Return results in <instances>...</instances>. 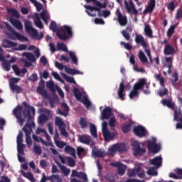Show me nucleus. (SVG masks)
<instances>
[{
	"mask_svg": "<svg viewBox=\"0 0 182 182\" xmlns=\"http://www.w3.org/2000/svg\"><path fill=\"white\" fill-rule=\"evenodd\" d=\"M25 109L23 110V117H27V123L23 127V132L26 135V142L27 146H32V138H31V133H33V129H35L36 124L33 120V116H35L36 110L35 107L28 105L26 102H22Z\"/></svg>",
	"mask_w": 182,
	"mask_h": 182,
	"instance_id": "obj_1",
	"label": "nucleus"
},
{
	"mask_svg": "<svg viewBox=\"0 0 182 182\" xmlns=\"http://www.w3.org/2000/svg\"><path fill=\"white\" fill-rule=\"evenodd\" d=\"M87 4H90V2H92L93 6H92L90 5H85L84 7L85 9H88L89 11H91V12H93V11H96L98 12V16H102V11L101 9H105L107 6V2L105 1L103 4H101L100 1L97 0H85Z\"/></svg>",
	"mask_w": 182,
	"mask_h": 182,
	"instance_id": "obj_2",
	"label": "nucleus"
},
{
	"mask_svg": "<svg viewBox=\"0 0 182 182\" xmlns=\"http://www.w3.org/2000/svg\"><path fill=\"white\" fill-rule=\"evenodd\" d=\"M25 29L26 32L28 33L33 39H36L37 41H41L42 38H43V33L41 32L39 34L38 33V31L32 27V22L27 21L25 23Z\"/></svg>",
	"mask_w": 182,
	"mask_h": 182,
	"instance_id": "obj_3",
	"label": "nucleus"
},
{
	"mask_svg": "<svg viewBox=\"0 0 182 182\" xmlns=\"http://www.w3.org/2000/svg\"><path fill=\"white\" fill-rule=\"evenodd\" d=\"M60 32L56 33V36L60 41H67V39H70L72 36H73V32L72 31V28L69 26H63L60 28Z\"/></svg>",
	"mask_w": 182,
	"mask_h": 182,
	"instance_id": "obj_4",
	"label": "nucleus"
},
{
	"mask_svg": "<svg viewBox=\"0 0 182 182\" xmlns=\"http://www.w3.org/2000/svg\"><path fill=\"white\" fill-rule=\"evenodd\" d=\"M5 26L10 32H11V38L12 39L19 41L20 42H28V41H29L28 37L16 32V31H15L7 22L5 23Z\"/></svg>",
	"mask_w": 182,
	"mask_h": 182,
	"instance_id": "obj_5",
	"label": "nucleus"
},
{
	"mask_svg": "<svg viewBox=\"0 0 182 182\" xmlns=\"http://www.w3.org/2000/svg\"><path fill=\"white\" fill-rule=\"evenodd\" d=\"M157 139L155 137H152V140H147V147L149 153L156 154L160 150H161V145L156 143Z\"/></svg>",
	"mask_w": 182,
	"mask_h": 182,
	"instance_id": "obj_6",
	"label": "nucleus"
},
{
	"mask_svg": "<svg viewBox=\"0 0 182 182\" xmlns=\"http://www.w3.org/2000/svg\"><path fill=\"white\" fill-rule=\"evenodd\" d=\"M55 68H58L60 70H65L66 73H68V75H72L73 76L75 75H83L82 72H80L79 70H76L75 68H70L68 67V65H63L62 63L55 61Z\"/></svg>",
	"mask_w": 182,
	"mask_h": 182,
	"instance_id": "obj_7",
	"label": "nucleus"
},
{
	"mask_svg": "<svg viewBox=\"0 0 182 182\" xmlns=\"http://www.w3.org/2000/svg\"><path fill=\"white\" fill-rule=\"evenodd\" d=\"M55 126H58L59 130H60V134L63 136V137H69V134L68 133V131H66V124H65L62 118L56 117L55 119Z\"/></svg>",
	"mask_w": 182,
	"mask_h": 182,
	"instance_id": "obj_8",
	"label": "nucleus"
},
{
	"mask_svg": "<svg viewBox=\"0 0 182 182\" xmlns=\"http://www.w3.org/2000/svg\"><path fill=\"white\" fill-rule=\"evenodd\" d=\"M115 15L117 17L116 21L119 23L120 26H126L127 25V16L122 14L120 9H117Z\"/></svg>",
	"mask_w": 182,
	"mask_h": 182,
	"instance_id": "obj_9",
	"label": "nucleus"
},
{
	"mask_svg": "<svg viewBox=\"0 0 182 182\" xmlns=\"http://www.w3.org/2000/svg\"><path fill=\"white\" fill-rule=\"evenodd\" d=\"M109 154H113L117 151L123 153L126 151V145L124 144H114L109 148Z\"/></svg>",
	"mask_w": 182,
	"mask_h": 182,
	"instance_id": "obj_10",
	"label": "nucleus"
},
{
	"mask_svg": "<svg viewBox=\"0 0 182 182\" xmlns=\"http://www.w3.org/2000/svg\"><path fill=\"white\" fill-rule=\"evenodd\" d=\"M37 93H39L41 96H43V97H45L46 99H48L49 97V94H48V91L45 90V80H41V81L38 83V86L36 89Z\"/></svg>",
	"mask_w": 182,
	"mask_h": 182,
	"instance_id": "obj_11",
	"label": "nucleus"
},
{
	"mask_svg": "<svg viewBox=\"0 0 182 182\" xmlns=\"http://www.w3.org/2000/svg\"><path fill=\"white\" fill-rule=\"evenodd\" d=\"M132 147L134 150V156H135V157H137V156H143V154L146 153V149L141 148L140 144L137 141H134L132 144Z\"/></svg>",
	"mask_w": 182,
	"mask_h": 182,
	"instance_id": "obj_12",
	"label": "nucleus"
},
{
	"mask_svg": "<svg viewBox=\"0 0 182 182\" xmlns=\"http://www.w3.org/2000/svg\"><path fill=\"white\" fill-rule=\"evenodd\" d=\"M110 166H112L113 167H117V173L119 176H124V173H126V170L127 168V166L120 162H114L111 163Z\"/></svg>",
	"mask_w": 182,
	"mask_h": 182,
	"instance_id": "obj_13",
	"label": "nucleus"
},
{
	"mask_svg": "<svg viewBox=\"0 0 182 182\" xmlns=\"http://www.w3.org/2000/svg\"><path fill=\"white\" fill-rule=\"evenodd\" d=\"M113 110L109 107H105L101 112V120H107L112 117Z\"/></svg>",
	"mask_w": 182,
	"mask_h": 182,
	"instance_id": "obj_14",
	"label": "nucleus"
},
{
	"mask_svg": "<svg viewBox=\"0 0 182 182\" xmlns=\"http://www.w3.org/2000/svg\"><path fill=\"white\" fill-rule=\"evenodd\" d=\"M134 133L137 137H144L146 136V129L140 125L134 127Z\"/></svg>",
	"mask_w": 182,
	"mask_h": 182,
	"instance_id": "obj_15",
	"label": "nucleus"
},
{
	"mask_svg": "<svg viewBox=\"0 0 182 182\" xmlns=\"http://www.w3.org/2000/svg\"><path fill=\"white\" fill-rule=\"evenodd\" d=\"M154 8H156V0H149V2L146 9L144 10L143 14L144 15H147V14H151V12L154 11Z\"/></svg>",
	"mask_w": 182,
	"mask_h": 182,
	"instance_id": "obj_16",
	"label": "nucleus"
},
{
	"mask_svg": "<svg viewBox=\"0 0 182 182\" xmlns=\"http://www.w3.org/2000/svg\"><path fill=\"white\" fill-rule=\"evenodd\" d=\"M146 85V79L141 78L134 85L133 89L139 92V90H144V85Z\"/></svg>",
	"mask_w": 182,
	"mask_h": 182,
	"instance_id": "obj_17",
	"label": "nucleus"
},
{
	"mask_svg": "<svg viewBox=\"0 0 182 182\" xmlns=\"http://www.w3.org/2000/svg\"><path fill=\"white\" fill-rule=\"evenodd\" d=\"M102 136L104 137L105 141H112V140H114V137H116V134L113 132L107 131L102 133Z\"/></svg>",
	"mask_w": 182,
	"mask_h": 182,
	"instance_id": "obj_18",
	"label": "nucleus"
},
{
	"mask_svg": "<svg viewBox=\"0 0 182 182\" xmlns=\"http://www.w3.org/2000/svg\"><path fill=\"white\" fill-rule=\"evenodd\" d=\"M164 53L166 55V56H169L170 55L173 56V55L176 53V49L174 47H173V46L166 44L164 48Z\"/></svg>",
	"mask_w": 182,
	"mask_h": 182,
	"instance_id": "obj_19",
	"label": "nucleus"
},
{
	"mask_svg": "<svg viewBox=\"0 0 182 182\" xmlns=\"http://www.w3.org/2000/svg\"><path fill=\"white\" fill-rule=\"evenodd\" d=\"M165 63L164 65V68H168L167 73L168 75L171 74V68H173V57H166L165 58Z\"/></svg>",
	"mask_w": 182,
	"mask_h": 182,
	"instance_id": "obj_20",
	"label": "nucleus"
},
{
	"mask_svg": "<svg viewBox=\"0 0 182 182\" xmlns=\"http://www.w3.org/2000/svg\"><path fill=\"white\" fill-rule=\"evenodd\" d=\"M161 104L164 106H166L168 109H171V110H173L176 106V102H173V100L171 99H163L161 100Z\"/></svg>",
	"mask_w": 182,
	"mask_h": 182,
	"instance_id": "obj_21",
	"label": "nucleus"
},
{
	"mask_svg": "<svg viewBox=\"0 0 182 182\" xmlns=\"http://www.w3.org/2000/svg\"><path fill=\"white\" fill-rule=\"evenodd\" d=\"M9 21L10 23L14 25V26L16 27L18 31H22V29H23V26L22 25V22H21V21L16 20L14 18H10Z\"/></svg>",
	"mask_w": 182,
	"mask_h": 182,
	"instance_id": "obj_22",
	"label": "nucleus"
},
{
	"mask_svg": "<svg viewBox=\"0 0 182 182\" xmlns=\"http://www.w3.org/2000/svg\"><path fill=\"white\" fill-rule=\"evenodd\" d=\"M172 110H173V119L174 120H179L180 119H182V112H181V107H178L176 105Z\"/></svg>",
	"mask_w": 182,
	"mask_h": 182,
	"instance_id": "obj_23",
	"label": "nucleus"
},
{
	"mask_svg": "<svg viewBox=\"0 0 182 182\" xmlns=\"http://www.w3.org/2000/svg\"><path fill=\"white\" fill-rule=\"evenodd\" d=\"M117 95L120 100H124V96H126V92H124V83L123 82L119 83V87Z\"/></svg>",
	"mask_w": 182,
	"mask_h": 182,
	"instance_id": "obj_24",
	"label": "nucleus"
},
{
	"mask_svg": "<svg viewBox=\"0 0 182 182\" xmlns=\"http://www.w3.org/2000/svg\"><path fill=\"white\" fill-rule=\"evenodd\" d=\"M163 162V159L161 156H156L153 159L150 160V163L152 166H155L156 168H159V167H161V163Z\"/></svg>",
	"mask_w": 182,
	"mask_h": 182,
	"instance_id": "obj_25",
	"label": "nucleus"
},
{
	"mask_svg": "<svg viewBox=\"0 0 182 182\" xmlns=\"http://www.w3.org/2000/svg\"><path fill=\"white\" fill-rule=\"evenodd\" d=\"M92 153L94 157H97V158L105 157V156L107 155L106 152L102 151L101 149H97L96 147L92 148Z\"/></svg>",
	"mask_w": 182,
	"mask_h": 182,
	"instance_id": "obj_26",
	"label": "nucleus"
},
{
	"mask_svg": "<svg viewBox=\"0 0 182 182\" xmlns=\"http://www.w3.org/2000/svg\"><path fill=\"white\" fill-rule=\"evenodd\" d=\"M135 42L137 44L141 43L143 48H147V43H146V41H144V37H143L141 35L136 34Z\"/></svg>",
	"mask_w": 182,
	"mask_h": 182,
	"instance_id": "obj_27",
	"label": "nucleus"
},
{
	"mask_svg": "<svg viewBox=\"0 0 182 182\" xmlns=\"http://www.w3.org/2000/svg\"><path fill=\"white\" fill-rule=\"evenodd\" d=\"M79 141L80 143H82V144H90V142L92 141V137L88 135H80L79 136Z\"/></svg>",
	"mask_w": 182,
	"mask_h": 182,
	"instance_id": "obj_28",
	"label": "nucleus"
},
{
	"mask_svg": "<svg viewBox=\"0 0 182 182\" xmlns=\"http://www.w3.org/2000/svg\"><path fill=\"white\" fill-rule=\"evenodd\" d=\"M127 31H128V32H127ZM132 31H133V28L131 26H127L126 28V30H123L122 31V35L124 38V39H126V41H130L131 36H130V33H129V32H132Z\"/></svg>",
	"mask_w": 182,
	"mask_h": 182,
	"instance_id": "obj_29",
	"label": "nucleus"
},
{
	"mask_svg": "<svg viewBox=\"0 0 182 182\" xmlns=\"http://www.w3.org/2000/svg\"><path fill=\"white\" fill-rule=\"evenodd\" d=\"M2 46L3 48H14L18 46V43L6 39L3 41Z\"/></svg>",
	"mask_w": 182,
	"mask_h": 182,
	"instance_id": "obj_30",
	"label": "nucleus"
},
{
	"mask_svg": "<svg viewBox=\"0 0 182 182\" xmlns=\"http://www.w3.org/2000/svg\"><path fill=\"white\" fill-rule=\"evenodd\" d=\"M64 151H65L68 154H71L73 157H76V150L75 148L68 145L65 146Z\"/></svg>",
	"mask_w": 182,
	"mask_h": 182,
	"instance_id": "obj_31",
	"label": "nucleus"
},
{
	"mask_svg": "<svg viewBox=\"0 0 182 182\" xmlns=\"http://www.w3.org/2000/svg\"><path fill=\"white\" fill-rule=\"evenodd\" d=\"M144 32L148 38H153V31L149 24L145 25Z\"/></svg>",
	"mask_w": 182,
	"mask_h": 182,
	"instance_id": "obj_32",
	"label": "nucleus"
},
{
	"mask_svg": "<svg viewBox=\"0 0 182 182\" xmlns=\"http://www.w3.org/2000/svg\"><path fill=\"white\" fill-rule=\"evenodd\" d=\"M8 14H11L13 18H16L19 19L21 18V14L18 13V10L15 9H7Z\"/></svg>",
	"mask_w": 182,
	"mask_h": 182,
	"instance_id": "obj_33",
	"label": "nucleus"
},
{
	"mask_svg": "<svg viewBox=\"0 0 182 182\" xmlns=\"http://www.w3.org/2000/svg\"><path fill=\"white\" fill-rule=\"evenodd\" d=\"M13 114L15 117H19L22 116V107L18 105L16 108L13 110Z\"/></svg>",
	"mask_w": 182,
	"mask_h": 182,
	"instance_id": "obj_34",
	"label": "nucleus"
},
{
	"mask_svg": "<svg viewBox=\"0 0 182 182\" xmlns=\"http://www.w3.org/2000/svg\"><path fill=\"white\" fill-rule=\"evenodd\" d=\"M90 134L95 139L97 138V129L96 128V125L95 124H90Z\"/></svg>",
	"mask_w": 182,
	"mask_h": 182,
	"instance_id": "obj_35",
	"label": "nucleus"
},
{
	"mask_svg": "<svg viewBox=\"0 0 182 182\" xmlns=\"http://www.w3.org/2000/svg\"><path fill=\"white\" fill-rule=\"evenodd\" d=\"M21 174L23 177L30 180V181L35 182V178L33 177V174H32V173L31 172L26 173L23 171H21Z\"/></svg>",
	"mask_w": 182,
	"mask_h": 182,
	"instance_id": "obj_36",
	"label": "nucleus"
},
{
	"mask_svg": "<svg viewBox=\"0 0 182 182\" xmlns=\"http://www.w3.org/2000/svg\"><path fill=\"white\" fill-rule=\"evenodd\" d=\"M139 58L141 63H149V60L143 51H139Z\"/></svg>",
	"mask_w": 182,
	"mask_h": 182,
	"instance_id": "obj_37",
	"label": "nucleus"
},
{
	"mask_svg": "<svg viewBox=\"0 0 182 182\" xmlns=\"http://www.w3.org/2000/svg\"><path fill=\"white\" fill-rule=\"evenodd\" d=\"M68 53H69L70 59H71L73 65H76L77 66L79 63H77V57H76V54H75V53L72 51L68 52Z\"/></svg>",
	"mask_w": 182,
	"mask_h": 182,
	"instance_id": "obj_38",
	"label": "nucleus"
},
{
	"mask_svg": "<svg viewBox=\"0 0 182 182\" xmlns=\"http://www.w3.org/2000/svg\"><path fill=\"white\" fill-rule=\"evenodd\" d=\"M77 154L80 159H82V156H86V149L82 147L78 146L77 148Z\"/></svg>",
	"mask_w": 182,
	"mask_h": 182,
	"instance_id": "obj_39",
	"label": "nucleus"
},
{
	"mask_svg": "<svg viewBox=\"0 0 182 182\" xmlns=\"http://www.w3.org/2000/svg\"><path fill=\"white\" fill-rule=\"evenodd\" d=\"M23 56H26V59H28V60H30L31 62L36 61V58H35V55L31 53H23Z\"/></svg>",
	"mask_w": 182,
	"mask_h": 182,
	"instance_id": "obj_40",
	"label": "nucleus"
},
{
	"mask_svg": "<svg viewBox=\"0 0 182 182\" xmlns=\"http://www.w3.org/2000/svg\"><path fill=\"white\" fill-rule=\"evenodd\" d=\"M73 94L77 100H80L82 99V92L77 87L73 88Z\"/></svg>",
	"mask_w": 182,
	"mask_h": 182,
	"instance_id": "obj_41",
	"label": "nucleus"
},
{
	"mask_svg": "<svg viewBox=\"0 0 182 182\" xmlns=\"http://www.w3.org/2000/svg\"><path fill=\"white\" fill-rule=\"evenodd\" d=\"M30 2L33 4L38 12H39V11H42V9L43 8V6L42 5V4H41L40 2H38V1L36 0H30Z\"/></svg>",
	"mask_w": 182,
	"mask_h": 182,
	"instance_id": "obj_42",
	"label": "nucleus"
},
{
	"mask_svg": "<svg viewBox=\"0 0 182 182\" xmlns=\"http://www.w3.org/2000/svg\"><path fill=\"white\" fill-rule=\"evenodd\" d=\"M11 90H12V92H15L17 94L18 93H21L22 92H23V90L22 89V87H21L19 85H11L10 86Z\"/></svg>",
	"mask_w": 182,
	"mask_h": 182,
	"instance_id": "obj_43",
	"label": "nucleus"
},
{
	"mask_svg": "<svg viewBox=\"0 0 182 182\" xmlns=\"http://www.w3.org/2000/svg\"><path fill=\"white\" fill-rule=\"evenodd\" d=\"M48 180L50 181H56V182H62V178L59 175H52L48 176Z\"/></svg>",
	"mask_w": 182,
	"mask_h": 182,
	"instance_id": "obj_44",
	"label": "nucleus"
},
{
	"mask_svg": "<svg viewBox=\"0 0 182 182\" xmlns=\"http://www.w3.org/2000/svg\"><path fill=\"white\" fill-rule=\"evenodd\" d=\"M24 149H25V144H21L17 145L18 154H21V156H23V154H25Z\"/></svg>",
	"mask_w": 182,
	"mask_h": 182,
	"instance_id": "obj_45",
	"label": "nucleus"
},
{
	"mask_svg": "<svg viewBox=\"0 0 182 182\" xmlns=\"http://www.w3.org/2000/svg\"><path fill=\"white\" fill-rule=\"evenodd\" d=\"M175 30H176V25H172L169 27L166 33L168 38H171V36H173Z\"/></svg>",
	"mask_w": 182,
	"mask_h": 182,
	"instance_id": "obj_46",
	"label": "nucleus"
},
{
	"mask_svg": "<svg viewBox=\"0 0 182 182\" xmlns=\"http://www.w3.org/2000/svg\"><path fill=\"white\" fill-rule=\"evenodd\" d=\"M81 102L86 106V107H90L92 103L86 96H83L82 99L81 100Z\"/></svg>",
	"mask_w": 182,
	"mask_h": 182,
	"instance_id": "obj_47",
	"label": "nucleus"
},
{
	"mask_svg": "<svg viewBox=\"0 0 182 182\" xmlns=\"http://www.w3.org/2000/svg\"><path fill=\"white\" fill-rule=\"evenodd\" d=\"M156 80H158L162 87H164V77H161V75L157 74L155 75Z\"/></svg>",
	"mask_w": 182,
	"mask_h": 182,
	"instance_id": "obj_48",
	"label": "nucleus"
},
{
	"mask_svg": "<svg viewBox=\"0 0 182 182\" xmlns=\"http://www.w3.org/2000/svg\"><path fill=\"white\" fill-rule=\"evenodd\" d=\"M172 77L173 79L171 80V83H172L173 86H176V83L178 81V73L175 71L172 75Z\"/></svg>",
	"mask_w": 182,
	"mask_h": 182,
	"instance_id": "obj_49",
	"label": "nucleus"
},
{
	"mask_svg": "<svg viewBox=\"0 0 182 182\" xmlns=\"http://www.w3.org/2000/svg\"><path fill=\"white\" fill-rule=\"evenodd\" d=\"M46 122H48V116L46 114H41L38 117V123L43 124Z\"/></svg>",
	"mask_w": 182,
	"mask_h": 182,
	"instance_id": "obj_50",
	"label": "nucleus"
},
{
	"mask_svg": "<svg viewBox=\"0 0 182 182\" xmlns=\"http://www.w3.org/2000/svg\"><path fill=\"white\" fill-rule=\"evenodd\" d=\"M60 168L64 176H68V174H70V169H68L64 165H60Z\"/></svg>",
	"mask_w": 182,
	"mask_h": 182,
	"instance_id": "obj_51",
	"label": "nucleus"
},
{
	"mask_svg": "<svg viewBox=\"0 0 182 182\" xmlns=\"http://www.w3.org/2000/svg\"><path fill=\"white\" fill-rule=\"evenodd\" d=\"M79 124L80 125L81 129H86L87 127V122L83 117H81L79 120Z\"/></svg>",
	"mask_w": 182,
	"mask_h": 182,
	"instance_id": "obj_52",
	"label": "nucleus"
},
{
	"mask_svg": "<svg viewBox=\"0 0 182 182\" xmlns=\"http://www.w3.org/2000/svg\"><path fill=\"white\" fill-rule=\"evenodd\" d=\"M34 23L37 28H39V29H43V24L42 23L39 16H37V18L34 21Z\"/></svg>",
	"mask_w": 182,
	"mask_h": 182,
	"instance_id": "obj_53",
	"label": "nucleus"
},
{
	"mask_svg": "<svg viewBox=\"0 0 182 182\" xmlns=\"http://www.w3.org/2000/svg\"><path fill=\"white\" fill-rule=\"evenodd\" d=\"M57 47L60 50H63V52H68V47L63 43H58Z\"/></svg>",
	"mask_w": 182,
	"mask_h": 182,
	"instance_id": "obj_54",
	"label": "nucleus"
},
{
	"mask_svg": "<svg viewBox=\"0 0 182 182\" xmlns=\"http://www.w3.org/2000/svg\"><path fill=\"white\" fill-rule=\"evenodd\" d=\"M130 99H134V97H139V91H136V90H133L129 92V94Z\"/></svg>",
	"mask_w": 182,
	"mask_h": 182,
	"instance_id": "obj_55",
	"label": "nucleus"
},
{
	"mask_svg": "<svg viewBox=\"0 0 182 182\" xmlns=\"http://www.w3.org/2000/svg\"><path fill=\"white\" fill-rule=\"evenodd\" d=\"M131 128H132V123H129L126 125L122 126V130L124 133H129Z\"/></svg>",
	"mask_w": 182,
	"mask_h": 182,
	"instance_id": "obj_56",
	"label": "nucleus"
},
{
	"mask_svg": "<svg viewBox=\"0 0 182 182\" xmlns=\"http://www.w3.org/2000/svg\"><path fill=\"white\" fill-rule=\"evenodd\" d=\"M23 134H22V131H20L18 136H17V145L23 144Z\"/></svg>",
	"mask_w": 182,
	"mask_h": 182,
	"instance_id": "obj_57",
	"label": "nucleus"
},
{
	"mask_svg": "<svg viewBox=\"0 0 182 182\" xmlns=\"http://www.w3.org/2000/svg\"><path fill=\"white\" fill-rule=\"evenodd\" d=\"M120 45L124 46V48L125 49H127V50H132V45L130 44V43H126L124 41H121Z\"/></svg>",
	"mask_w": 182,
	"mask_h": 182,
	"instance_id": "obj_58",
	"label": "nucleus"
},
{
	"mask_svg": "<svg viewBox=\"0 0 182 182\" xmlns=\"http://www.w3.org/2000/svg\"><path fill=\"white\" fill-rule=\"evenodd\" d=\"M46 86L50 92H55V86L53 85V81H48L46 82Z\"/></svg>",
	"mask_w": 182,
	"mask_h": 182,
	"instance_id": "obj_59",
	"label": "nucleus"
},
{
	"mask_svg": "<svg viewBox=\"0 0 182 182\" xmlns=\"http://www.w3.org/2000/svg\"><path fill=\"white\" fill-rule=\"evenodd\" d=\"M67 161H68V165L70 167H75V164H76L75 159H73L72 157H67Z\"/></svg>",
	"mask_w": 182,
	"mask_h": 182,
	"instance_id": "obj_60",
	"label": "nucleus"
},
{
	"mask_svg": "<svg viewBox=\"0 0 182 182\" xmlns=\"http://www.w3.org/2000/svg\"><path fill=\"white\" fill-rule=\"evenodd\" d=\"M3 68L4 70H6V72H9V70H11V64L9 63L8 60H5L3 63Z\"/></svg>",
	"mask_w": 182,
	"mask_h": 182,
	"instance_id": "obj_61",
	"label": "nucleus"
},
{
	"mask_svg": "<svg viewBox=\"0 0 182 182\" xmlns=\"http://www.w3.org/2000/svg\"><path fill=\"white\" fill-rule=\"evenodd\" d=\"M50 31H53V32H56V31H58V24H56V22H55V21L50 22Z\"/></svg>",
	"mask_w": 182,
	"mask_h": 182,
	"instance_id": "obj_62",
	"label": "nucleus"
},
{
	"mask_svg": "<svg viewBox=\"0 0 182 182\" xmlns=\"http://www.w3.org/2000/svg\"><path fill=\"white\" fill-rule=\"evenodd\" d=\"M134 8V4H133V1H129V4L126 3V9L127 11L130 13V11L132 10Z\"/></svg>",
	"mask_w": 182,
	"mask_h": 182,
	"instance_id": "obj_63",
	"label": "nucleus"
},
{
	"mask_svg": "<svg viewBox=\"0 0 182 182\" xmlns=\"http://www.w3.org/2000/svg\"><path fill=\"white\" fill-rule=\"evenodd\" d=\"M148 176H157V171L155 168H151L147 171Z\"/></svg>",
	"mask_w": 182,
	"mask_h": 182,
	"instance_id": "obj_64",
	"label": "nucleus"
}]
</instances>
